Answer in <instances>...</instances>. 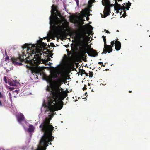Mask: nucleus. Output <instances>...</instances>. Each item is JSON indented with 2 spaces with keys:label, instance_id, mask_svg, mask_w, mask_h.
<instances>
[{
  "label": "nucleus",
  "instance_id": "obj_52",
  "mask_svg": "<svg viewBox=\"0 0 150 150\" xmlns=\"http://www.w3.org/2000/svg\"><path fill=\"white\" fill-rule=\"evenodd\" d=\"M133 1H134V0H133Z\"/></svg>",
  "mask_w": 150,
  "mask_h": 150
},
{
  "label": "nucleus",
  "instance_id": "obj_48",
  "mask_svg": "<svg viewBox=\"0 0 150 150\" xmlns=\"http://www.w3.org/2000/svg\"><path fill=\"white\" fill-rule=\"evenodd\" d=\"M25 66H28V64H26Z\"/></svg>",
  "mask_w": 150,
  "mask_h": 150
},
{
  "label": "nucleus",
  "instance_id": "obj_21",
  "mask_svg": "<svg viewBox=\"0 0 150 150\" xmlns=\"http://www.w3.org/2000/svg\"><path fill=\"white\" fill-rule=\"evenodd\" d=\"M90 73H89V77H92L93 76V73L91 72H90Z\"/></svg>",
  "mask_w": 150,
  "mask_h": 150
},
{
  "label": "nucleus",
  "instance_id": "obj_4",
  "mask_svg": "<svg viewBox=\"0 0 150 150\" xmlns=\"http://www.w3.org/2000/svg\"><path fill=\"white\" fill-rule=\"evenodd\" d=\"M67 53V56L65 55V57L62 60L60 64L56 66H80L78 65L76 60L78 57H81L84 54V51H69V50H66Z\"/></svg>",
  "mask_w": 150,
  "mask_h": 150
},
{
  "label": "nucleus",
  "instance_id": "obj_28",
  "mask_svg": "<svg viewBox=\"0 0 150 150\" xmlns=\"http://www.w3.org/2000/svg\"><path fill=\"white\" fill-rule=\"evenodd\" d=\"M3 95L1 92H0V98H2L3 97Z\"/></svg>",
  "mask_w": 150,
  "mask_h": 150
},
{
  "label": "nucleus",
  "instance_id": "obj_53",
  "mask_svg": "<svg viewBox=\"0 0 150 150\" xmlns=\"http://www.w3.org/2000/svg\"><path fill=\"white\" fill-rule=\"evenodd\" d=\"M149 37H150V35L149 36Z\"/></svg>",
  "mask_w": 150,
  "mask_h": 150
},
{
  "label": "nucleus",
  "instance_id": "obj_34",
  "mask_svg": "<svg viewBox=\"0 0 150 150\" xmlns=\"http://www.w3.org/2000/svg\"><path fill=\"white\" fill-rule=\"evenodd\" d=\"M129 93H131L132 92V91H129Z\"/></svg>",
  "mask_w": 150,
  "mask_h": 150
},
{
  "label": "nucleus",
  "instance_id": "obj_7",
  "mask_svg": "<svg viewBox=\"0 0 150 150\" xmlns=\"http://www.w3.org/2000/svg\"><path fill=\"white\" fill-rule=\"evenodd\" d=\"M102 37L103 39L104 43V49L102 54L104 53L106 54L107 52L109 53H110L112 50V47L110 45H107L106 44V40L105 36H103Z\"/></svg>",
  "mask_w": 150,
  "mask_h": 150
},
{
  "label": "nucleus",
  "instance_id": "obj_24",
  "mask_svg": "<svg viewBox=\"0 0 150 150\" xmlns=\"http://www.w3.org/2000/svg\"><path fill=\"white\" fill-rule=\"evenodd\" d=\"M8 88L10 91H12L14 89V88L13 87H9Z\"/></svg>",
  "mask_w": 150,
  "mask_h": 150
},
{
  "label": "nucleus",
  "instance_id": "obj_16",
  "mask_svg": "<svg viewBox=\"0 0 150 150\" xmlns=\"http://www.w3.org/2000/svg\"><path fill=\"white\" fill-rule=\"evenodd\" d=\"M89 4L91 5V6L93 5L92 4L95 2V0H89L88 1Z\"/></svg>",
  "mask_w": 150,
  "mask_h": 150
},
{
  "label": "nucleus",
  "instance_id": "obj_2",
  "mask_svg": "<svg viewBox=\"0 0 150 150\" xmlns=\"http://www.w3.org/2000/svg\"><path fill=\"white\" fill-rule=\"evenodd\" d=\"M41 43H42V38H40V40L37 41L35 44L25 43L23 45V56L27 57L25 59H22L21 57H11L10 60L12 64L18 66L24 65V63L31 64L30 66H39L41 64L51 66L52 63L41 58L42 57V55L44 56V54L45 56L46 54L40 47Z\"/></svg>",
  "mask_w": 150,
  "mask_h": 150
},
{
  "label": "nucleus",
  "instance_id": "obj_33",
  "mask_svg": "<svg viewBox=\"0 0 150 150\" xmlns=\"http://www.w3.org/2000/svg\"><path fill=\"white\" fill-rule=\"evenodd\" d=\"M106 33H110V32H109L108 30H106Z\"/></svg>",
  "mask_w": 150,
  "mask_h": 150
},
{
  "label": "nucleus",
  "instance_id": "obj_32",
  "mask_svg": "<svg viewBox=\"0 0 150 150\" xmlns=\"http://www.w3.org/2000/svg\"><path fill=\"white\" fill-rule=\"evenodd\" d=\"M65 46L67 48L69 46V45H65Z\"/></svg>",
  "mask_w": 150,
  "mask_h": 150
},
{
  "label": "nucleus",
  "instance_id": "obj_18",
  "mask_svg": "<svg viewBox=\"0 0 150 150\" xmlns=\"http://www.w3.org/2000/svg\"><path fill=\"white\" fill-rule=\"evenodd\" d=\"M6 56L5 58V60L6 61H8L10 60L9 57L8 56L6 55Z\"/></svg>",
  "mask_w": 150,
  "mask_h": 150
},
{
  "label": "nucleus",
  "instance_id": "obj_30",
  "mask_svg": "<svg viewBox=\"0 0 150 150\" xmlns=\"http://www.w3.org/2000/svg\"><path fill=\"white\" fill-rule=\"evenodd\" d=\"M2 106V103L1 102L0 100V106L1 107Z\"/></svg>",
  "mask_w": 150,
  "mask_h": 150
},
{
  "label": "nucleus",
  "instance_id": "obj_38",
  "mask_svg": "<svg viewBox=\"0 0 150 150\" xmlns=\"http://www.w3.org/2000/svg\"><path fill=\"white\" fill-rule=\"evenodd\" d=\"M108 70H109V69H105V70L107 71Z\"/></svg>",
  "mask_w": 150,
  "mask_h": 150
},
{
  "label": "nucleus",
  "instance_id": "obj_29",
  "mask_svg": "<svg viewBox=\"0 0 150 150\" xmlns=\"http://www.w3.org/2000/svg\"><path fill=\"white\" fill-rule=\"evenodd\" d=\"M75 1H76L77 5L78 6L79 5V0H75Z\"/></svg>",
  "mask_w": 150,
  "mask_h": 150
},
{
  "label": "nucleus",
  "instance_id": "obj_40",
  "mask_svg": "<svg viewBox=\"0 0 150 150\" xmlns=\"http://www.w3.org/2000/svg\"><path fill=\"white\" fill-rule=\"evenodd\" d=\"M76 67V68H78L79 66H75Z\"/></svg>",
  "mask_w": 150,
  "mask_h": 150
},
{
  "label": "nucleus",
  "instance_id": "obj_37",
  "mask_svg": "<svg viewBox=\"0 0 150 150\" xmlns=\"http://www.w3.org/2000/svg\"><path fill=\"white\" fill-rule=\"evenodd\" d=\"M114 64H110L109 65H110L111 66H112V65H113Z\"/></svg>",
  "mask_w": 150,
  "mask_h": 150
},
{
  "label": "nucleus",
  "instance_id": "obj_25",
  "mask_svg": "<svg viewBox=\"0 0 150 150\" xmlns=\"http://www.w3.org/2000/svg\"><path fill=\"white\" fill-rule=\"evenodd\" d=\"M98 64L100 65H101V66H105V65L103 64V62H99Z\"/></svg>",
  "mask_w": 150,
  "mask_h": 150
},
{
  "label": "nucleus",
  "instance_id": "obj_51",
  "mask_svg": "<svg viewBox=\"0 0 150 150\" xmlns=\"http://www.w3.org/2000/svg\"><path fill=\"white\" fill-rule=\"evenodd\" d=\"M88 85H89V83H88Z\"/></svg>",
  "mask_w": 150,
  "mask_h": 150
},
{
  "label": "nucleus",
  "instance_id": "obj_17",
  "mask_svg": "<svg viewBox=\"0 0 150 150\" xmlns=\"http://www.w3.org/2000/svg\"><path fill=\"white\" fill-rule=\"evenodd\" d=\"M3 80L6 83H8V81H7L6 77V76H4V77Z\"/></svg>",
  "mask_w": 150,
  "mask_h": 150
},
{
  "label": "nucleus",
  "instance_id": "obj_13",
  "mask_svg": "<svg viewBox=\"0 0 150 150\" xmlns=\"http://www.w3.org/2000/svg\"><path fill=\"white\" fill-rule=\"evenodd\" d=\"M4 69L6 70L7 72L10 71H11L13 69V66H5L4 67Z\"/></svg>",
  "mask_w": 150,
  "mask_h": 150
},
{
  "label": "nucleus",
  "instance_id": "obj_15",
  "mask_svg": "<svg viewBox=\"0 0 150 150\" xmlns=\"http://www.w3.org/2000/svg\"><path fill=\"white\" fill-rule=\"evenodd\" d=\"M86 53L88 54L89 56H90L95 57V56L98 55V54L96 53H95L94 54L91 53L89 52H87Z\"/></svg>",
  "mask_w": 150,
  "mask_h": 150
},
{
  "label": "nucleus",
  "instance_id": "obj_22",
  "mask_svg": "<svg viewBox=\"0 0 150 150\" xmlns=\"http://www.w3.org/2000/svg\"><path fill=\"white\" fill-rule=\"evenodd\" d=\"M116 42V41H115V42H114V41H112L111 42V44L112 45H113L114 44H115V43ZM114 46L113 45V46Z\"/></svg>",
  "mask_w": 150,
  "mask_h": 150
},
{
  "label": "nucleus",
  "instance_id": "obj_39",
  "mask_svg": "<svg viewBox=\"0 0 150 150\" xmlns=\"http://www.w3.org/2000/svg\"><path fill=\"white\" fill-rule=\"evenodd\" d=\"M47 90H48L49 91H50V89H49L48 88H47Z\"/></svg>",
  "mask_w": 150,
  "mask_h": 150
},
{
  "label": "nucleus",
  "instance_id": "obj_41",
  "mask_svg": "<svg viewBox=\"0 0 150 150\" xmlns=\"http://www.w3.org/2000/svg\"><path fill=\"white\" fill-rule=\"evenodd\" d=\"M15 92H18V91L17 90H16L15 91Z\"/></svg>",
  "mask_w": 150,
  "mask_h": 150
},
{
  "label": "nucleus",
  "instance_id": "obj_42",
  "mask_svg": "<svg viewBox=\"0 0 150 150\" xmlns=\"http://www.w3.org/2000/svg\"><path fill=\"white\" fill-rule=\"evenodd\" d=\"M47 41H48V42H49V41H50V39H48V40H47Z\"/></svg>",
  "mask_w": 150,
  "mask_h": 150
},
{
  "label": "nucleus",
  "instance_id": "obj_44",
  "mask_svg": "<svg viewBox=\"0 0 150 150\" xmlns=\"http://www.w3.org/2000/svg\"><path fill=\"white\" fill-rule=\"evenodd\" d=\"M122 12H121L120 13V15H121V13H122Z\"/></svg>",
  "mask_w": 150,
  "mask_h": 150
},
{
  "label": "nucleus",
  "instance_id": "obj_6",
  "mask_svg": "<svg viewBox=\"0 0 150 150\" xmlns=\"http://www.w3.org/2000/svg\"><path fill=\"white\" fill-rule=\"evenodd\" d=\"M102 3L103 5L105 7L104 11V14H101V16L102 18H105L110 15V13L111 12L110 7L113 6L114 5L113 4L110 3V0H103Z\"/></svg>",
  "mask_w": 150,
  "mask_h": 150
},
{
  "label": "nucleus",
  "instance_id": "obj_46",
  "mask_svg": "<svg viewBox=\"0 0 150 150\" xmlns=\"http://www.w3.org/2000/svg\"><path fill=\"white\" fill-rule=\"evenodd\" d=\"M117 32H118L119 31V30H117Z\"/></svg>",
  "mask_w": 150,
  "mask_h": 150
},
{
  "label": "nucleus",
  "instance_id": "obj_26",
  "mask_svg": "<svg viewBox=\"0 0 150 150\" xmlns=\"http://www.w3.org/2000/svg\"><path fill=\"white\" fill-rule=\"evenodd\" d=\"M9 96L10 99L11 100H12V96H11V94L10 93H9Z\"/></svg>",
  "mask_w": 150,
  "mask_h": 150
},
{
  "label": "nucleus",
  "instance_id": "obj_45",
  "mask_svg": "<svg viewBox=\"0 0 150 150\" xmlns=\"http://www.w3.org/2000/svg\"><path fill=\"white\" fill-rule=\"evenodd\" d=\"M85 67H89L88 66H85Z\"/></svg>",
  "mask_w": 150,
  "mask_h": 150
},
{
  "label": "nucleus",
  "instance_id": "obj_27",
  "mask_svg": "<svg viewBox=\"0 0 150 150\" xmlns=\"http://www.w3.org/2000/svg\"><path fill=\"white\" fill-rule=\"evenodd\" d=\"M126 13L125 12H124V13L122 15V16L123 17H125L126 16Z\"/></svg>",
  "mask_w": 150,
  "mask_h": 150
},
{
  "label": "nucleus",
  "instance_id": "obj_11",
  "mask_svg": "<svg viewBox=\"0 0 150 150\" xmlns=\"http://www.w3.org/2000/svg\"><path fill=\"white\" fill-rule=\"evenodd\" d=\"M8 83L10 86H16V82L14 80L11 81L10 79L8 80Z\"/></svg>",
  "mask_w": 150,
  "mask_h": 150
},
{
  "label": "nucleus",
  "instance_id": "obj_1",
  "mask_svg": "<svg viewBox=\"0 0 150 150\" xmlns=\"http://www.w3.org/2000/svg\"><path fill=\"white\" fill-rule=\"evenodd\" d=\"M26 66L28 69L30 70L31 73L33 75H42L43 79L47 81L50 83V85L52 88L51 94L52 95L53 101L55 103L56 100H59L58 104L54 105V106L57 107L58 110L62 108L64 103L63 100L67 94L65 91H63V89L60 87L62 84L64 82V80L62 78L58 77L59 75H63L64 74V70L61 67H72L73 68L75 66H56L54 67L53 66H49L50 71L53 76L55 78H57L54 81H52L51 77H48L44 74L43 71L44 68H47V66ZM36 78L38 79V76L36 75Z\"/></svg>",
  "mask_w": 150,
  "mask_h": 150
},
{
  "label": "nucleus",
  "instance_id": "obj_10",
  "mask_svg": "<svg viewBox=\"0 0 150 150\" xmlns=\"http://www.w3.org/2000/svg\"><path fill=\"white\" fill-rule=\"evenodd\" d=\"M115 48L117 51H118L120 50L121 47V43L119 41H117L115 45Z\"/></svg>",
  "mask_w": 150,
  "mask_h": 150
},
{
  "label": "nucleus",
  "instance_id": "obj_12",
  "mask_svg": "<svg viewBox=\"0 0 150 150\" xmlns=\"http://www.w3.org/2000/svg\"><path fill=\"white\" fill-rule=\"evenodd\" d=\"M79 72L82 75V74L85 73V71L83 69V66H80L78 68Z\"/></svg>",
  "mask_w": 150,
  "mask_h": 150
},
{
  "label": "nucleus",
  "instance_id": "obj_35",
  "mask_svg": "<svg viewBox=\"0 0 150 150\" xmlns=\"http://www.w3.org/2000/svg\"><path fill=\"white\" fill-rule=\"evenodd\" d=\"M91 91L92 92H94V91H93V89H92L91 90Z\"/></svg>",
  "mask_w": 150,
  "mask_h": 150
},
{
  "label": "nucleus",
  "instance_id": "obj_20",
  "mask_svg": "<svg viewBox=\"0 0 150 150\" xmlns=\"http://www.w3.org/2000/svg\"><path fill=\"white\" fill-rule=\"evenodd\" d=\"M122 0H115V2H114L115 4H118V2L119 1H122Z\"/></svg>",
  "mask_w": 150,
  "mask_h": 150
},
{
  "label": "nucleus",
  "instance_id": "obj_23",
  "mask_svg": "<svg viewBox=\"0 0 150 150\" xmlns=\"http://www.w3.org/2000/svg\"><path fill=\"white\" fill-rule=\"evenodd\" d=\"M87 89V88H86V85H84V87H83V90L84 91L85 90H86V89Z\"/></svg>",
  "mask_w": 150,
  "mask_h": 150
},
{
  "label": "nucleus",
  "instance_id": "obj_31",
  "mask_svg": "<svg viewBox=\"0 0 150 150\" xmlns=\"http://www.w3.org/2000/svg\"><path fill=\"white\" fill-rule=\"evenodd\" d=\"M83 74H85L86 76H88V74L86 73V71H85V73H84Z\"/></svg>",
  "mask_w": 150,
  "mask_h": 150
},
{
  "label": "nucleus",
  "instance_id": "obj_5",
  "mask_svg": "<svg viewBox=\"0 0 150 150\" xmlns=\"http://www.w3.org/2000/svg\"><path fill=\"white\" fill-rule=\"evenodd\" d=\"M51 15L49 18L50 28L51 30L58 29L60 32L66 31V26L64 23H62L61 20L56 16L55 12L57 10L54 8H51Z\"/></svg>",
  "mask_w": 150,
  "mask_h": 150
},
{
  "label": "nucleus",
  "instance_id": "obj_36",
  "mask_svg": "<svg viewBox=\"0 0 150 150\" xmlns=\"http://www.w3.org/2000/svg\"><path fill=\"white\" fill-rule=\"evenodd\" d=\"M15 81V82H16V83H18L17 80H15V81Z\"/></svg>",
  "mask_w": 150,
  "mask_h": 150
},
{
  "label": "nucleus",
  "instance_id": "obj_14",
  "mask_svg": "<svg viewBox=\"0 0 150 150\" xmlns=\"http://www.w3.org/2000/svg\"><path fill=\"white\" fill-rule=\"evenodd\" d=\"M34 127L32 125H30L28 129V131L29 132H31L34 131Z\"/></svg>",
  "mask_w": 150,
  "mask_h": 150
},
{
  "label": "nucleus",
  "instance_id": "obj_8",
  "mask_svg": "<svg viewBox=\"0 0 150 150\" xmlns=\"http://www.w3.org/2000/svg\"><path fill=\"white\" fill-rule=\"evenodd\" d=\"M48 106L47 107L46 111H50L52 112L53 110V108H56V110H58L57 107L54 106V105H56L54 102L53 101L52 98H50L48 101Z\"/></svg>",
  "mask_w": 150,
  "mask_h": 150
},
{
  "label": "nucleus",
  "instance_id": "obj_43",
  "mask_svg": "<svg viewBox=\"0 0 150 150\" xmlns=\"http://www.w3.org/2000/svg\"><path fill=\"white\" fill-rule=\"evenodd\" d=\"M46 38V37H44L43 38H44V39L45 38Z\"/></svg>",
  "mask_w": 150,
  "mask_h": 150
},
{
  "label": "nucleus",
  "instance_id": "obj_47",
  "mask_svg": "<svg viewBox=\"0 0 150 150\" xmlns=\"http://www.w3.org/2000/svg\"><path fill=\"white\" fill-rule=\"evenodd\" d=\"M82 38H83V40L84 39V38H83V37H82Z\"/></svg>",
  "mask_w": 150,
  "mask_h": 150
},
{
  "label": "nucleus",
  "instance_id": "obj_9",
  "mask_svg": "<svg viewBox=\"0 0 150 150\" xmlns=\"http://www.w3.org/2000/svg\"><path fill=\"white\" fill-rule=\"evenodd\" d=\"M17 118L18 122L20 124H21V122L23 121H25L24 116L22 113H20L19 115H17Z\"/></svg>",
  "mask_w": 150,
  "mask_h": 150
},
{
  "label": "nucleus",
  "instance_id": "obj_3",
  "mask_svg": "<svg viewBox=\"0 0 150 150\" xmlns=\"http://www.w3.org/2000/svg\"><path fill=\"white\" fill-rule=\"evenodd\" d=\"M49 116L50 117L46 118L39 126V128L41 129V131L44 133L40 140V144L46 147L48 146L49 142L52 141L54 138V137L52 136V133L54 132V127L50 124L52 118L50 115Z\"/></svg>",
  "mask_w": 150,
  "mask_h": 150
},
{
  "label": "nucleus",
  "instance_id": "obj_19",
  "mask_svg": "<svg viewBox=\"0 0 150 150\" xmlns=\"http://www.w3.org/2000/svg\"><path fill=\"white\" fill-rule=\"evenodd\" d=\"M128 2L129 3L128 4L127 6H129L128 7H127L126 8V9L127 10H129V8H130V6H131V3L129 2V1H128Z\"/></svg>",
  "mask_w": 150,
  "mask_h": 150
},
{
  "label": "nucleus",
  "instance_id": "obj_50",
  "mask_svg": "<svg viewBox=\"0 0 150 150\" xmlns=\"http://www.w3.org/2000/svg\"><path fill=\"white\" fill-rule=\"evenodd\" d=\"M122 17V16H121V17H120V18H121Z\"/></svg>",
  "mask_w": 150,
  "mask_h": 150
},
{
  "label": "nucleus",
  "instance_id": "obj_49",
  "mask_svg": "<svg viewBox=\"0 0 150 150\" xmlns=\"http://www.w3.org/2000/svg\"><path fill=\"white\" fill-rule=\"evenodd\" d=\"M87 64H86V65H85V66H86ZM84 65H83V66H84Z\"/></svg>",
  "mask_w": 150,
  "mask_h": 150
}]
</instances>
